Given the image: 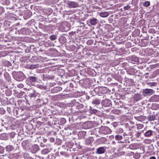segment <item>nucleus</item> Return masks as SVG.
<instances>
[{"label":"nucleus","mask_w":159,"mask_h":159,"mask_svg":"<svg viewBox=\"0 0 159 159\" xmlns=\"http://www.w3.org/2000/svg\"><path fill=\"white\" fill-rule=\"evenodd\" d=\"M13 76L16 80L19 81H22L25 78V75L21 71L14 73Z\"/></svg>","instance_id":"obj_1"},{"label":"nucleus","mask_w":159,"mask_h":159,"mask_svg":"<svg viewBox=\"0 0 159 159\" xmlns=\"http://www.w3.org/2000/svg\"><path fill=\"white\" fill-rule=\"evenodd\" d=\"M98 131L101 134H107L111 133V130L108 127L103 126L100 128Z\"/></svg>","instance_id":"obj_2"},{"label":"nucleus","mask_w":159,"mask_h":159,"mask_svg":"<svg viewBox=\"0 0 159 159\" xmlns=\"http://www.w3.org/2000/svg\"><path fill=\"white\" fill-rule=\"evenodd\" d=\"M153 93V90L152 89H146L143 90V93L144 96L152 94Z\"/></svg>","instance_id":"obj_3"},{"label":"nucleus","mask_w":159,"mask_h":159,"mask_svg":"<svg viewBox=\"0 0 159 159\" xmlns=\"http://www.w3.org/2000/svg\"><path fill=\"white\" fill-rule=\"evenodd\" d=\"M143 99L142 95L138 93H135L133 97V99L135 101H138Z\"/></svg>","instance_id":"obj_4"},{"label":"nucleus","mask_w":159,"mask_h":159,"mask_svg":"<svg viewBox=\"0 0 159 159\" xmlns=\"http://www.w3.org/2000/svg\"><path fill=\"white\" fill-rule=\"evenodd\" d=\"M68 6L69 8H76L79 7V4L76 2L70 1L68 3Z\"/></svg>","instance_id":"obj_5"},{"label":"nucleus","mask_w":159,"mask_h":159,"mask_svg":"<svg viewBox=\"0 0 159 159\" xmlns=\"http://www.w3.org/2000/svg\"><path fill=\"white\" fill-rule=\"evenodd\" d=\"M31 83H34L36 82L38 78L34 76H29L27 79Z\"/></svg>","instance_id":"obj_6"},{"label":"nucleus","mask_w":159,"mask_h":159,"mask_svg":"<svg viewBox=\"0 0 159 159\" xmlns=\"http://www.w3.org/2000/svg\"><path fill=\"white\" fill-rule=\"evenodd\" d=\"M150 100L152 102H159V95H154L152 96L150 98Z\"/></svg>","instance_id":"obj_7"},{"label":"nucleus","mask_w":159,"mask_h":159,"mask_svg":"<svg viewBox=\"0 0 159 159\" xmlns=\"http://www.w3.org/2000/svg\"><path fill=\"white\" fill-rule=\"evenodd\" d=\"M105 149L103 147H101L97 149L96 153L101 154L104 153Z\"/></svg>","instance_id":"obj_8"},{"label":"nucleus","mask_w":159,"mask_h":159,"mask_svg":"<svg viewBox=\"0 0 159 159\" xmlns=\"http://www.w3.org/2000/svg\"><path fill=\"white\" fill-rule=\"evenodd\" d=\"M62 88L60 87H56L53 88L51 92L52 93H57L61 90Z\"/></svg>","instance_id":"obj_9"},{"label":"nucleus","mask_w":159,"mask_h":159,"mask_svg":"<svg viewBox=\"0 0 159 159\" xmlns=\"http://www.w3.org/2000/svg\"><path fill=\"white\" fill-rule=\"evenodd\" d=\"M98 20L95 18H93L90 21V24L93 25H96L97 23Z\"/></svg>","instance_id":"obj_10"},{"label":"nucleus","mask_w":159,"mask_h":159,"mask_svg":"<svg viewBox=\"0 0 159 159\" xmlns=\"http://www.w3.org/2000/svg\"><path fill=\"white\" fill-rule=\"evenodd\" d=\"M109 14L107 11H104L101 12L99 15L100 16L102 17H106L108 16Z\"/></svg>","instance_id":"obj_11"},{"label":"nucleus","mask_w":159,"mask_h":159,"mask_svg":"<svg viewBox=\"0 0 159 159\" xmlns=\"http://www.w3.org/2000/svg\"><path fill=\"white\" fill-rule=\"evenodd\" d=\"M152 131L151 130L147 131L144 134V136L146 137H150L152 134Z\"/></svg>","instance_id":"obj_12"},{"label":"nucleus","mask_w":159,"mask_h":159,"mask_svg":"<svg viewBox=\"0 0 159 159\" xmlns=\"http://www.w3.org/2000/svg\"><path fill=\"white\" fill-rule=\"evenodd\" d=\"M30 144V142L28 141L25 140L23 141L22 143V146L25 147L27 148L29 146Z\"/></svg>","instance_id":"obj_13"},{"label":"nucleus","mask_w":159,"mask_h":159,"mask_svg":"<svg viewBox=\"0 0 159 159\" xmlns=\"http://www.w3.org/2000/svg\"><path fill=\"white\" fill-rule=\"evenodd\" d=\"M123 139V136L121 135L117 134L115 136V139L117 141H120L122 140Z\"/></svg>","instance_id":"obj_14"},{"label":"nucleus","mask_w":159,"mask_h":159,"mask_svg":"<svg viewBox=\"0 0 159 159\" xmlns=\"http://www.w3.org/2000/svg\"><path fill=\"white\" fill-rule=\"evenodd\" d=\"M132 62L134 64L135 63H138L139 62V58L136 57H134L132 58Z\"/></svg>","instance_id":"obj_15"},{"label":"nucleus","mask_w":159,"mask_h":159,"mask_svg":"<svg viewBox=\"0 0 159 159\" xmlns=\"http://www.w3.org/2000/svg\"><path fill=\"white\" fill-rule=\"evenodd\" d=\"M100 101L99 99H95L93 100L92 102V104L98 105L100 104Z\"/></svg>","instance_id":"obj_16"},{"label":"nucleus","mask_w":159,"mask_h":159,"mask_svg":"<svg viewBox=\"0 0 159 159\" xmlns=\"http://www.w3.org/2000/svg\"><path fill=\"white\" fill-rule=\"evenodd\" d=\"M129 148L132 150L135 149L137 148L136 144L135 143L131 144L129 146Z\"/></svg>","instance_id":"obj_17"},{"label":"nucleus","mask_w":159,"mask_h":159,"mask_svg":"<svg viewBox=\"0 0 159 159\" xmlns=\"http://www.w3.org/2000/svg\"><path fill=\"white\" fill-rule=\"evenodd\" d=\"M6 149L8 151L10 152L13 149V147L12 146H8L6 147Z\"/></svg>","instance_id":"obj_18"},{"label":"nucleus","mask_w":159,"mask_h":159,"mask_svg":"<svg viewBox=\"0 0 159 159\" xmlns=\"http://www.w3.org/2000/svg\"><path fill=\"white\" fill-rule=\"evenodd\" d=\"M155 119V117L154 115H151L148 116V119L150 121L154 120Z\"/></svg>","instance_id":"obj_19"},{"label":"nucleus","mask_w":159,"mask_h":159,"mask_svg":"<svg viewBox=\"0 0 159 159\" xmlns=\"http://www.w3.org/2000/svg\"><path fill=\"white\" fill-rule=\"evenodd\" d=\"M49 38L52 40H54L57 39V36L55 35H52L50 36Z\"/></svg>","instance_id":"obj_20"},{"label":"nucleus","mask_w":159,"mask_h":159,"mask_svg":"<svg viewBox=\"0 0 159 159\" xmlns=\"http://www.w3.org/2000/svg\"><path fill=\"white\" fill-rule=\"evenodd\" d=\"M38 94L36 92L35 90H33V93H31V96L32 97H36Z\"/></svg>","instance_id":"obj_21"},{"label":"nucleus","mask_w":159,"mask_h":159,"mask_svg":"<svg viewBox=\"0 0 159 159\" xmlns=\"http://www.w3.org/2000/svg\"><path fill=\"white\" fill-rule=\"evenodd\" d=\"M49 152L48 149H44L42 151V153L43 154H45L48 153Z\"/></svg>","instance_id":"obj_22"},{"label":"nucleus","mask_w":159,"mask_h":159,"mask_svg":"<svg viewBox=\"0 0 159 159\" xmlns=\"http://www.w3.org/2000/svg\"><path fill=\"white\" fill-rule=\"evenodd\" d=\"M150 5V2L149 1H146L143 3V5L144 6L148 7Z\"/></svg>","instance_id":"obj_23"},{"label":"nucleus","mask_w":159,"mask_h":159,"mask_svg":"<svg viewBox=\"0 0 159 159\" xmlns=\"http://www.w3.org/2000/svg\"><path fill=\"white\" fill-rule=\"evenodd\" d=\"M37 87L41 89H46V86L40 84L38 85L37 86Z\"/></svg>","instance_id":"obj_24"},{"label":"nucleus","mask_w":159,"mask_h":159,"mask_svg":"<svg viewBox=\"0 0 159 159\" xmlns=\"http://www.w3.org/2000/svg\"><path fill=\"white\" fill-rule=\"evenodd\" d=\"M83 105L81 104H79L76 106V108L78 109H82L83 107Z\"/></svg>","instance_id":"obj_25"},{"label":"nucleus","mask_w":159,"mask_h":159,"mask_svg":"<svg viewBox=\"0 0 159 159\" xmlns=\"http://www.w3.org/2000/svg\"><path fill=\"white\" fill-rule=\"evenodd\" d=\"M110 100H106L104 101V102L105 103H107V105H105V106H109L110 104Z\"/></svg>","instance_id":"obj_26"},{"label":"nucleus","mask_w":159,"mask_h":159,"mask_svg":"<svg viewBox=\"0 0 159 159\" xmlns=\"http://www.w3.org/2000/svg\"><path fill=\"white\" fill-rule=\"evenodd\" d=\"M143 125L142 124H138L137 125V128L138 129H140L143 128Z\"/></svg>","instance_id":"obj_27"},{"label":"nucleus","mask_w":159,"mask_h":159,"mask_svg":"<svg viewBox=\"0 0 159 159\" xmlns=\"http://www.w3.org/2000/svg\"><path fill=\"white\" fill-rule=\"evenodd\" d=\"M148 84L151 86H155L157 85V83L156 82H150L148 83Z\"/></svg>","instance_id":"obj_28"},{"label":"nucleus","mask_w":159,"mask_h":159,"mask_svg":"<svg viewBox=\"0 0 159 159\" xmlns=\"http://www.w3.org/2000/svg\"><path fill=\"white\" fill-rule=\"evenodd\" d=\"M153 107H155V109L157 110L159 109V105L155 104L153 105Z\"/></svg>","instance_id":"obj_29"},{"label":"nucleus","mask_w":159,"mask_h":159,"mask_svg":"<svg viewBox=\"0 0 159 159\" xmlns=\"http://www.w3.org/2000/svg\"><path fill=\"white\" fill-rule=\"evenodd\" d=\"M123 129H119L117 131V132L118 134L122 133L123 132Z\"/></svg>","instance_id":"obj_30"},{"label":"nucleus","mask_w":159,"mask_h":159,"mask_svg":"<svg viewBox=\"0 0 159 159\" xmlns=\"http://www.w3.org/2000/svg\"><path fill=\"white\" fill-rule=\"evenodd\" d=\"M130 7L127 5V6H125L124 7V9L125 10H128L130 9Z\"/></svg>","instance_id":"obj_31"},{"label":"nucleus","mask_w":159,"mask_h":159,"mask_svg":"<svg viewBox=\"0 0 159 159\" xmlns=\"http://www.w3.org/2000/svg\"><path fill=\"white\" fill-rule=\"evenodd\" d=\"M141 134V133L139 132H137L135 134V136L136 138H138L139 137Z\"/></svg>","instance_id":"obj_32"},{"label":"nucleus","mask_w":159,"mask_h":159,"mask_svg":"<svg viewBox=\"0 0 159 159\" xmlns=\"http://www.w3.org/2000/svg\"><path fill=\"white\" fill-rule=\"evenodd\" d=\"M86 134V132H84V131H80V132L78 134H82V135H83L84 136Z\"/></svg>","instance_id":"obj_33"},{"label":"nucleus","mask_w":159,"mask_h":159,"mask_svg":"<svg viewBox=\"0 0 159 159\" xmlns=\"http://www.w3.org/2000/svg\"><path fill=\"white\" fill-rule=\"evenodd\" d=\"M17 86L19 88H22L23 87L24 85L22 84H20L18 85Z\"/></svg>","instance_id":"obj_34"},{"label":"nucleus","mask_w":159,"mask_h":159,"mask_svg":"<svg viewBox=\"0 0 159 159\" xmlns=\"http://www.w3.org/2000/svg\"><path fill=\"white\" fill-rule=\"evenodd\" d=\"M87 43L88 44L90 45L93 43V42L91 40H89L87 42Z\"/></svg>","instance_id":"obj_35"},{"label":"nucleus","mask_w":159,"mask_h":159,"mask_svg":"<svg viewBox=\"0 0 159 159\" xmlns=\"http://www.w3.org/2000/svg\"><path fill=\"white\" fill-rule=\"evenodd\" d=\"M10 135L11 136V138H14L15 135V133L14 132H12L10 134Z\"/></svg>","instance_id":"obj_36"},{"label":"nucleus","mask_w":159,"mask_h":159,"mask_svg":"<svg viewBox=\"0 0 159 159\" xmlns=\"http://www.w3.org/2000/svg\"><path fill=\"white\" fill-rule=\"evenodd\" d=\"M149 159H156V158L155 157L152 156V157H150L149 158Z\"/></svg>","instance_id":"obj_37"},{"label":"nucleus","mask_w":159,"mask_h":159,"mask_svg":"<svg viewBox=\"0 0 159 159\" xmlns=\"http://www.w3.org/2000/svg\"><path fill=\"white\" fill-rule=\"evenodd\" d=\"M61 121H62L63 122H64V123H65L66 122V120L64 118L62 119Z\"/></svg>","instance_id":"obj_38"},{"label":"nucleus","mask_w":159,"mask_h":159,"mask_svg":"<svg viewBox=\"0 0 159 159\" xmlns=\"http://www.w3.org/2000/svg\"><path fill=\"white\" fill-rule=\"evenodd\" d=\"M157 146L159 147V141H158L157 142Z\"/></svg>","instance_id":"obj_39"},{"label":"nucleus","mask_w":159,"mask_h":159,"mask_svg":"<svg viewBox=\"0 0 159 159\" xmlns=\"http://www.w3.org/2000/svg\"><path fill=\"white\" fill-rule=\"evenodd\" d=\"M86 124H90V122H87V123H86Z\"/></svg>","instance_id":"obj_40"},{"label":"nucleus","mask_w":159,"mask_h":159,"mask_svg":"<svg viewBox=\"0 0 159 159\" xmlns=\"http://www.w3.org/2000/svg\"><path fill=\"white\" fill-rule=\"evenodd\" d=\"M118 143H123L124 142H121V141H120V142H118Z\"/></svg>","instance_id":"obj_41"},{"label":"nucleus","mask_w":159,"mask_h":159,"mask_svg":"<svg viewBox=\"0 0 159 159\" xmlns=\"http://www.w3.org/2000/svg\"><path fill=\"white\" fill-rule=\"evenodd\" d=\"M125 134V133H124V134H123L124 136H125L124 134Z\"/></svg>","instance_id":"obj_42"},{"label":"nucleus","mask_w":159,"mask_h":159,"mask_svg":"<svg viewBox=\"0 0 159 159\" xmlns=\"http://www.w3.org/2000/svg\"><path fill=\"white\" fill-rule=\"evenodd\" d=\"M52 140H54V138H52Z\"/></svg>","instance_id":"obj_43"}]
</instances>
